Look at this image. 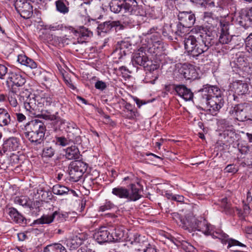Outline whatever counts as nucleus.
Listing matches in <instances>:
<instances>
[{"mask_svg": "<svg viewBox=\"0 0 252 252\" xmlns=\"http://www.w3.org/2000/svg\"><path fill=\"white\" fill-rule=\"evenodd\" d=\"M190 1L196 5H198L202 7L205 6L207 3V0H190Z\"/></svg>", "mask_w": 252, "mask_h": 252, "instance_id": "nucleus-56", "label": "nucleus"}, {"mask_svg": "<svg viewBox=\"0 0 252 252\" xmlns=\"http://www.w3.org/2000/svg\"><path fill=\"white\" fill-rule=\"evenodd\" d=\"M162 33L167 39L171 41L177 40L174 24H165L162 28Z\"/></svg>", "mask_w": 252, "mask_h": 252, "instance_id": "nucleus-19", "label": "nucleus"}, {"mask_svg": "<svg viewBox=\"0 0 252 252\" xmlns=\"http://www.w3.org/2000/svg\"><path fill=\"white\" fill-rule=\"evenodd\" d=\"M25 83V77L21 73L14 72L8 73V77L6 81V84L9 90L11 89L12 88H16L15 87H22Z\"/></svg>", "mask_w": 252, "mask_h": 252, "instance_id": "nucleus-10", "label": "nucleus"}, {"mask_svg": "<svg viewBox=\"0 0 252 252\" xmlns=\"http://www.w3.org/2000/svg\"><path fill=\"white\" fill-rule=\"evenodd\" d=\"M148 61L146 53L143 48H140L134 53L132 62L133 65H139L144 66Z\"/></svg>", "mask_w": 252, "mask_h": 252, "instance_id": "nucleus-16", "label": "nucleus"}, {"mask_svg": "<svg viewBox=\"0 0 252 252\" xmlns=\"http://www.w3.org/2000/svg\"><path fill=\"white\" fill-rule=\"evenodd\" d=\"M12 121L10 114L7 111L0 108V126H8Z\"/></svg>", "mask_w": 252, "mask_h": 252, "instance_id": "nucleus-31", "label": "nucleus"}, {"mask_svg": "<svg viewBox=\"0 0 252 252\" xmlns=\"http://www.w3.org/2000/svg\"><path fill=\"white\" fill-rule=\"evenodd\" d=\"M162 45L160 41H157L150 47V50L153 52L156 55H158L162 51Z\"/></svg>", "mask_w": 252, "mask_h": 252, "instance_id": "nucleus-41", "label": "nucleus"}, {"mask_svg": "<svg viewBox=\"0 0 252 252\" xmlns=\"http://www.w3.org/2000/svg\"><path fill=\"white\" fill-rule=\"evenodd\" d=\"M187 228L192 231H199L205 235H211L214 238H218L221 240L223 244H228L227 248H230L233 246H239L245 247L246 246L237 240L233 239H229L228 235L221 230H215L213 226L208 224L207 221L197 220L193 219L191 222L188 224L185 223Z\"/></svg>", "mask_w": 252, "mask_h": 252, "instance_id": "nucleus-3", "label": "nucleus"}, {"mask_svg": "<svg viewBox=\"0 0 252 252\" xmlns=\"http://www.w3.org/2000/svg\"><path fill=\"white\" fill-rule=\"evenodd\" d=\"M232 88L238 95H243L247 93L249 90L248 84L244 81L237 80L232 84Z\"/></svg>", "mask_w": 252, "mask_h": 252, "instance_id": "nucleus-17", "label": "nucleus"}, {"mask_svg": "<svg viewBox=\"0 0 252 252\" xmlns=\"http://www.w3.org/2000/svg\"><path fill=\"white\" fill-rule=\"evenodd\" d=\"M228 26L223 25L221 28L220 34L219 37V42L222 44H228L232 39V36L227 32Z\"/></svg>", "mask_w": 252, "mask_h": 252, "instance_id": "nucleus-27", "label": "nucleus"}, {"mask_svg": "<svg viewBox=\"0 0 252 252\" xmlns=\"http://www.w3.org/2000/svg\"><path fill=\"white\" fill-rule=\"evenodd\" d=\"M15 115L19 122H22L26 119L25 116L22 113H16Z\"/></svg>", "mask_w": 252, "mask_h": 252, "instance_id": "nucleus-60", "label": "nucleus"}, {"mask_svg": "<svg viewBox=\"0 0 252 252\" xmlns=\"http://www.w3.org/2000/svg\"><path fill=\"white\" fill-rule=\"evenodd\" d=\"M41 116H42V118L45 120H54L56 119L55 116L54 115L42 114Z\"/></svg>", "mask_w": 252, "mask_h": 252, "instance_id": "nucleus-61", "label": "nucleus"}, {"mask_svg": "<svg viewBox=\"0 0 252 252\" xmlns=\"http://www.w3.org/2000/svg\"><path fill=\"white\" fill-rule=\"evenodd\" d=\"M41 204L40 201L36 200L35 201H32L30 200L28 207L30 209L32 213H35L36 214L40 211Z\"/></svg>", "mask_w": 252, "mask_h": 252, "instance_id": "nucleus-38", "label": "nucleus"}, {"mask_svg": "<svg viewBox=\"0 0 252 252\" xmlns=\"http://www.w3.org/2000/svg\"><path fill=\"white\" fill-rule=\"evenodd\" d=\"M217 204L223 209V211H224L226 214L231 215L233 213L234 210L231 207V204L230 201H228V199L226 197L220 199L218 201Z\"/></svg>", "mask_w": 252, "mask_h": 252, "instance_id": "nucleus-26", "label": "nucleus"}, {"mask_svg": "<svg viewBox=\"0 0 252 252\" xmlns=\"http://www.w3.org/2000/svg\"><path fill=\"white\" fill-rule=\"evenodd\" d=\"M73 32L78 37V42L82 43L87 40L88 37L93 36V32L84 27H81Z\"/></svg>", "mask_w": 252, "mask_h": 252, "instance_id": "nucleus-21", "label": "nucleus"}, {"mask_svg": "<svg viewBox=\"0 0 252 252\" xmlns=\"http://www.w3.org/2000/svg\"><path fill=\"white\" fill-rule=\"evenodd\" d=\"M178 72L181 76L186 80H194L197 77V71L191 64H183L179 69Z\"/></svg>", "mask_w": 252, "mask_h": 252, "instance_id": "nucleus-11", "label": "nucleus"}, {"mask_svg": "<svg viewBox=\"0 0 252 252\" xmlns=\"http://www.w3.org/2000/svg\"><path fill=\"white\" fill-rule=\"evenodd\" d=\"M227 172L236 173L238 171V168L233 164L228 165L225 168Z\"/></svg>", "mask_w": 252, "mask_h": 252, "instance_id": "nucleus-54", "label": "nucleus"}, {"mask_svg": "<svg viewBox=\"0 0 252 252\" xmlns=\"http://www.w3.org/2000/svg\"><path fill=\"white\" fill-rule=\"evenodd\" d=\"M159 65L156 63H153L152 61H148L146 64L143 66L145 70L148 71L146 73L147 78H152L153 81H151L152 83H154L156 80L159 76L158 74V68Z\"/></svg>", "mask_w": 252, "mask_h": 252, "instance_id": "nucleus-13", "label": "nucleus"}, {"mask_svg": "<svg viewBox=\"0 0 252 252\" xmlns=\"http://www.w3.org/2000/svg\"><path fill=\"white\" fill-rule=\"evenodd\" d=\"M236 211L237 212V214L238 216L242 218V219H244L247 216L246 215H245L244 214L243 210H242L239 208H236Z\"/></svg>", "mask_w": 252, "mask_h": 252, "instance_id": "nucleus-64", "label": "nucleus"}, {"mask_svg": "<svg viewBox=\"0 0 252 252\" xmlns=\"http://www.w3.org/2000/svg\"><path fill=\"white\" fill-rule=\"evenodd\" d=\"M125 109L124 110L125 113L124 117L126 118L133 120L136 117L138 116V113L136 109L133 108L132 106L129 103H126L125 106Z\"/></svg>", "mask_w": 252, "mask_h": 252, "instance_id": "nucleus-28", "label": "nucleus"}, {"mask_svg": "<svg viewBox=\"0 0 252 252\" xmlns=\"http://www.w3.org/2000/svg\"><path fill=\"white\" fill-rule=\"evenodd\" d=\"M178 17L180 23L188 28H191L195 22V15L191 11L180 12Z\"/></svg>", "mask_w": 252, "mask_h": 252, "instance_id": "nucleus-12", "label": "nucleus"}, {"mask_svg": "<svg viewBox=\"0 0 252 252\" xmlns=\"http://www.w3.org/2000/svg\"><path fill=\"white\" fill-rule=\"evenodd\" d=\"M88 165L81 160L72 161L68 166L70 181L73 182L78 181L86 171Z\"/></svg>", "mask_w": 252, "mask_h": 252, "instance_id": "nucleus-7", "label": "nucleus"}, {"mask_svg": "<svg viewBox=\"0 0 252 252\" xmlns=\"http://www.w3.org/2000/svg\"><path fill=\"white\" fill-rule=\"evenodd\" d=\"M30 200L27 196H22L20 197H16L14 202L23 207H28Z\"/></svg>", "mask_w": 252, "mask_h": 252, "instance_id": "nucleus-40", "label": "nucleus"}, {"mask_svg": "<svg viewBox=\"0 0 252 252\" xmlns=\"http://www.w3.org/2000/svg\"><path fill=\"white\" fill-rule=\"evenodd\" d=\"M69 190L68 188L60 184L54 185L52 188V192L56 195H63L66 194Z\"/></svg>", "mask_w": 252, "mask_h": 252, "instance_id": "nucleus-36", "label": "nucleus"}, {"mask_svg": "<svg viewBox=\"0 0 252 252\" xmlns=\"http://www.w3.org/2000/svg\"><path fill=\"white\" fill-rule=\"evenodd\" d=\"M114 207V204L112 202L109 200H106L105 204L99 207V210L102 212H104Z\"/></svg>", "mask_w": 252, "mask_h": 252, "instance_id": "nucleus-46", "label": "nucleus"}, {"mask_svg": "<svg viewBox=\"0 0 252 252\" xmlns=\"http://www.w3.org/2000/svg\"><path fill=\"white\" fill-rule=\"evenodd\" d=\"M80 129L78 128H75L71 132L67 134V138L70 141H72L77 144H80L81 142V138L79 134Z\"/></svg>", "mask_w": 252, "mask_h": 252, "instance_id": "nucleus-34", "label": "nucleus"}, {"mask_svg": "<svg viewBox=\"0 0 252 252\" xmlns=\"http://www.w3.org/2000/svg\"><path fill=\"white\" fill-rule=\"evenodd\" d=\"M30 95V93L28 89H22L18 93L16 88H12L9 90L7 98L11 106L16 107L28 100Z\"/></svg>", "mask_w": 252, "mask_h": 252, "instance_id": "nucleus-8", "label": "nucleus"}, {"mask_svg": "<svg viewBox=\"0 0 252 252\" xmlns=\"http://www.w3.org/2000/svg\"><path fill=\"white\" fill-rule=\"evenodd\" d=\"M245 44L247 51L252 54V33L246 39Z\"/></svg>", "mask_w": 252, "mask_h": 252, "instance_id": "nucleus-45", "label": "nucleus"}, {"mask_svg": "<svg viewBox=\"0 0 252 252\" xmlns=\"http://www.w3.org/2000/svg\"><path fill=\"white\" fill-rule=\"evenodd\" d=\"M112 193L119 198L126 199L127 201H136L142 196L140 189L134 184H130L129 189L121 186L115 187L112 189Z\"/></svg>", "mask_w": 252, "mask_h": 252, "instance_id": "nucleus-6", "label": "nucleus"}, {"mask_svg": "<svg viewBox=\"0 0 252 252\" xmlns=\"http://www.w3.org/2000/svg\"><path fill=\"white\" fill-rule=\"evenodd\" d=\"M57 214V211H55L50 215H43L40 219L36 220L35 223L37 224H50L56 218V215Z\"/></svg>", "mask_w": 252, "mask_h": 252, "instance_id": "nucleus-33", "label": "nucleus"}, {"mask_svg": "<svg viewBox=\"0 0 252 252\" xmlns=\"http://www.w3.org/2000/svg\"><path fill=\"white\" fill-rule=\"evenodd\" d=\"M8 214L11 220L15 222L20 224H27L26 219L16 209L13 207L9 208Z\"/></svg>", "mask_w": 252, "mask_h": 252, "instance_id": "nucleus-20", "label": "nucleus"}, {"mask_svg": "<svg viewBox=\"0 0 252 252\" xmlns=\"http://www.w3.org/2000/svg\"><path fill=\"white\" fill-rule=\"evenodd\" d=\"M44 96L41 98V101L44 105L46 106H50L54 101V98L52 95L50 94H45Z\"/></svg>", "mask_w": 252, "mask_h": 252, "instance_id": "nucleus-42", "label": "nucleus"}, {"mask_svg": "<svg viewBox=\"0 0 252 252\" xmlns=\"http://www.w3.org/2000/svg\"><path fill=\"white\" fill-rule=\"evenodd\" d=\"M56 10L63 14L69 12V2L66 0H57L55 1Z\"/></svg>", "mask_w": 252, "mask_h": 252, "instance_id": "nucleus-30", "label": "nucleus"}, {"mask_svg": "<svg viewBox=\"0 0 252 252\" xmlns=\"http://www.w3.org/2000/svg\"><path fill=\"white\" fill-rule=\"evenodd\" d=\"M198 93L203 102L207 104L210 111L217 112L223 106L224 100L222 92L217 86L208 84L204 85Z\"/></svg>", "mask_w": 252, "mask_h": 252, "instance_id": "nucleus-4", "label": "nucleus"}, {"mask_svg": "<svg viewBox=\"0 0 252 252\" xmlns=\"http://www.w3.org/2000/svg\"><path fill=\"white\" fill-rule=\"evenodd\" d=\"M183 248L185 252H195L194 247L189 244H188L187 246L184 245Z\"/></svg>", "mask_w": 252, "mask_h": 252, "instance_id": "nucleus-57", "label": "nucleus"}, {"mask_svg": "<svg viewBox=\"0 0 252 252\" xmlns=\"http://www.w3.org/2000/svg\"><path fill=\"white\" fill-rule=\"evenodd\" d=\"M245 17L250 22H252V7L247 11Z\"/></svg>", "mask_w": 252, "mask_h": 252, "instance_id": "nucleus-62", "label": "nucleus"}, {"mask_svg": "<svg viewBox=\"0 0 252 252\" xmlns=\"http://www.w3.org/2000/svg\"><path fill=\"white\" fill-rule=\"evenodd\" d=\"M95 87L96 89L100 90H104L107 87L106 83L102 81H97L95 83Z\"/></svg>", "mask_w": 252, "mask_h": 252, "instance_id": "nucleus-52", "label": "nucleus"}, {"mask_svg": "<svg viewBox=\"0 0 252 252\" xmlns=\"http://www.w3.org/2000/svg\"><path fill=\"white\" fill-rule=\"evenodd\" d=\"M17 61L21 64L31 69H34L37 67V63L33 60L23 54L18 55Z\"/></svg>", "mask_w": 252, "mask_h": 252, "instance_id": "nucleus-24", "label": "nucleus"}, {"mask_svg": "<svg viewBox=\"0 0 252 252\" xmlns=\"http://www.w3.org/2000/svg\"><path fill=\"white\" fill-rule=\"evenodd\" d=\"M177 202H183L184 200V197L183 195H174L173 200Z\"/></svg>", "mask_w": 252, "mask_h": 252, "instance_id": "nucleus-59", "label": "nucleus"}, {"mask_svg": "<svg viewBox=\"0 0 252 252\" xmlns=\"http://www.w3.org/2000/svg\"><path fill=\"white\" fill-rule=\"evenodd\" d=\"M111 242H116L122 240L124 237V232L120 228H117L113 230L110 233Z\"/></svg>", "mask_w": 252, "mask_h": 252, "instance_id": "nucleus-35", "label": "nucleus"}, {"mask_svg": "<svg viewBox=\"0 0 252 252\" xmlns=\"http://www.w3.org/2000/svg\"><path fill=\"white\" fill-rule=\"evenodd\" d=\"M110 9L115 13L123 11V23L130 27L140 25L145 20L146 12L135 0H115Z\"/></svg>", "mask_w": 252, "mask_h": 252, "instance_id": "nucleus-2", "label": "nucleus"}, {"mask_svg": "<svg viewBox=\"0 0 252 252\" xmlns=\"http://www.w3.org/2000/svg\"><path fill=\"white\" fill-rule=\"evenodd\" d=\"M16 9L21 12V16L25 19H28L32 15V6L28 1L23 4H22V5H20Z\"/></svg>", "mask_w": 252, "mask_h": 252, "instance_id": "nucleus-22", "label": "nucleus"}, {"mask_svg": "<svg viewBox=\"0 0 252 252\" xmlns=\"http://www.w3.org/2000/svg\"><path fill=\"white\" fill-rule=\"evenodd\" d=\"M19 146V141L17 138L11 137L7 140L3 144L5 151H16Z\"/></svg>", "mask_w": 252, "mask_h": 252, "instance_id": "nucleus-25", "label": "nucleus"}, {"mask_svg": "<svg viewBox=\"0 0 252 252\" xmlns=\"http://www.w3.org/2000/svg\"><path fill=\"white\" fill-rule=\"evenodd\" d=\"M43 252H67L66 249L61 244H53L44 248Z\"/></svg>", "mask_w": 252, "mask_h": 252, "instance_id": "nucleus-32", "label": "nucleus"}, {"mask_svg": "<svg viewBox=\"0 0 252 252\" xmlns=\"http://www.w3.org/2000/svg\"><path fill=\"white\" fill-rule=\"evenodd\" d=\"M243 211L244 215H246L247 216L250 213V207L248 204L246 203H245L243 205Z\"/></svg>", "mask_w": 252, "mask_h": 252, "instance_id": "nucleus-58", "label": "nucleus"}, {"mask_svg": "<svg viewBox=\"0 0 252 252\" xmlns=\"http://www.w3.org/2000/svg\"><path fill=\"white\" fill-rule=\"evenodd\" d=\"M69 141H70L69 139L65 138L64 137L62 136L56 137V143L62 146H65L68 145Z\"/></svg>", "mask_w": 252, "mask_h": 252, "instance_id": "nucleus-49", "label": "nucleus"}, {"mask_svg": "<svg viewBox=\"0 0 252 252\" xmlns=\"http://www.w3.org/2000/svg\"><path fill=\"white\" fill-rule=\"evenodd\" d=\"M68 215L67 214H61L59 212H57V214L56 215V220L59 222H63L65 221L67 218Z\"/></svg>", "mask_w": 252, "mask_h": 252, "instance_id": "nucleus-53", "label": "nucleus"}, {"mask_svg": "<svg viewBox=\"0 0 252 252\" xmlns=\"http://www.w3.org/2000/svg\"><path fill=\"white\" fill-rule=\"evenodd\" d=\"M63 25L58 22L53 23L50 24H46L44 26V30H49L50 31L63 30Z\"/></svg>", "mask_w": 252, "mask_h": 252, "instance_id": "nucleus-37", "label": "nucleus"}, {"mask_svg": "<svg viewBox=\"0 0 252 252\" xmlns=\"http://www.w3.org/2000/svg\"><path fill=\"white\" fill-rule=\"evenodd\" d=\"M187 28H189L184 26V25L181 24L180 22H179L178 24L176 25H175V32L177 39L178 37H182L185 34V32H187Z\"/></svg>", "mask_w": 252, "mask_h": 252, "instance_id": "nucleus-39", "label": "nucleus"}, {"mask_svg": "<svg viewBox=\"0 0 252 252\" xmlns=\"http://www.w3.org/2000/svg\"><path fill=\"white\" fill-rule=\"evenodd\" d=\"M218 124L219 126L223 129L227 128L231 126V123L229 121L225 119L220 120L218 122Z\"/></svg>", "mask_w": 252, "mask_h": 252, "instance_id": "nucleus-47", "label": "nucleus"}, {"mask_svg": "<svg viewBox=\"0 0 252 252\" xmlns=\"http://www.w3.org/2000/svg\"><path fill=\"white\" fill-rule=\"evenodd\" d=\"M43 144V149L42 152V157L45 158H51L54 156L55 154V149L54 145L49 143L46 140L42 143Z\"/></svg>", "mask_w": 252, "mask_h": 252, "instance_id": "nucleus-23", "label": "nucleus"}, {"mask_svg": "<svg viewBox=\"0 0 252 252\" xmlns=\"http://www.w3.org/2000/svg\"><path fill=\"white\" fill-rule=\"evenodd\" d=\"M120 48L122 50L124 48H128L130 46H131V43H130L128 40H124L118 42Z\"/></svg>", "mask_w": 252, "mask_h": 252, "instance_id": "nucleus-51", "label": "nucleus"}, {"mask_svg": "<svg viewBox=\"0 0 252 252\" xmlns=\"http://www.w3.org/2000/svg\"><path fill=\"white\" fill-rule=\"evenodd\" d=\"M63 125L67 134L71 132V131H73L75 128H78L76 124L73 122H63Z\"/></svg>", "mask_w": 252, "mask_h": 252, "instance_id": "nucleus-44", "label": "nucleus"}, {"mask_svg": "<svg viewBox=\"0 0 252 252\" xmlns=\"http://www.w3.org/2000/svg\"><path fill=\"white\" fill-rule=\"evenodd\" d=\"M23 103L24 104V107L27 111H29L30 112H32L34 110V106L33 105H31V103L28 102V100L25 102H23Z\"/></svg>", "mask_w": 252, "mask_h": 252, "instance_id": "nucleus-55", "label": "nucleus"}, {"mask_svg": "<svg viewBox=\"0 0 252 252\" xmlns=\"http://www.w3.org/2000/svg\"><path fill=\"white\" fill-rule=\"evenodd\" d=\"M119 26H120L119 29L123 27L122 25H120L119 21H107L100 24L98 25L97 27L98 34L100 35L101 32L106 33L111 30L113 27H118Z\"/></svg>", "mask_w": 252, "mask_h": 252, "instance_id": "nucleus-18", "label": "nucleus"}, {"mask_svg": "<svg viewBox=\"0 0 252 252\" xmlns=\"http://www.w3.org/2000/svg\"><path fill=\"white\" fill-rule=\"evenodd\" d=\"M28 131L25 133V136L34 146L40 145L44 142V137L46 126L43 123L38 120L30 122L27 126Z\"/></svg>", "mask_w": 252, "mask_h": 252, "instance_id": "nucleus-5", "label": "nucleus"}, {"mask_svg": "<svg viewBox=\"0 0 252 252\" xmlns=\"http://www.w3.org/2000/svg\"><path fill=\"white\" fill-rule=\"evenodd\" d=\"M196 35H188L184 39V46L189 54L193 57L206 52L217 41L215 31L209 30L201 26L193 29Z\"/></svg>", "mask_w": 252, "mask_h": 252, "instance_id": "nucleus-1", "label": "nucleus"}, {"mask_svg": "<svg viewBox=\"0 0 252 252\" xmlns=\"http://www.w3.org/2000/svg\"><path fill=\"white\" fill-rule=\"evenodd\" d=\"M173 89L177 94L186 100H191L193 96V94L190 89H188L184 85H173Z\"/></svg>", "mask_w": 252, "mask_h": 252, "instance_id": "nucleus-15", "label": "nucleus"}, {"mask_svg": "<svg viewBox=\"0 0 252 252\" xmlns=\"http://www.w3.org/2000/svg\"><path fill=\"white\" fill-rule=\"evenodd\" d=\"M131 239V243L132 244H139L141 245L144 242L145 237H142L140 235L136 233L133 235Z\"/></svg>", "mask_w": 252, "mask_h": 252, "instance_id": "nucleus-43", "label": "nucleus"}, {"mask_svg": "<svg viewBox=\"0 0 252 252\" xmlns=\"http://www.w3.org/2000/svg\"><path fill=\"white\" fill-rule=\"evenodd\" d=\"M249 103H241L235 105L234 107L231 108L229 113L235 119L240 122H244L248 120Z\"/></svg>", "mask_w": 252, "mask_h": 252, "instance_id": "nucleus-9", "label": "nucleus"}, {"mask_svg": "<svg viewBox=\"0 0 252 252\" xmlns=\"http://www.w3.org/2000/svg\"><path fill=\"white\" fill-rule=\"evenodd\" d=\"M7 72V67L4 65L0 63V79H4L5 76Z\"/></svg>", "mask_w": 252, "mask_h": 252, "instance_id": "nucleus-50", "label": "nucleus"}, {"mask_svg": "<svg viewBox=\"0 0 252 252\" xmlns=\"http://www.w3.org/2000/svg\"><path fill=\"white\" fill-rule=\"evenodd\" d=\"M247 202L249 203L252 201V188L247 192Z\"/></svg>", "mask_w": 252, "mask_h": 252, "instance_id": "nucleus-63", "label": "nucleus"}, {"mask_svg": "<svg viewBox=\"0 0 252 252\" xmlns=\"http://www.w3.org/2000/svg\"><path fill=\"white\" fill-rule=\"evenodd\" d=\"M57 40L58 41L59 46H64L70 43V40L66 37H57Z\"/></svg>", "mask_w": 252, "mask_h": 252, "instance_id": "nucleus-48", "label": "nucleus"}, {"mask_svg": "<svg viewBox=\"0 0 252 252\" xmlns=\"http://www.w3.org/2000/svg\"><path fill=\"white\" fill-rule=\"evenodd\" d=\"M94 238L99 244L111 242L110 232L105 227L100 228L94 234Z\"/></svg>", "mask_w": 252, "mask_h": 252, "instance_id": "nucleus-14", "label": "nucleus"}, {"mask_svg": "<svg viewBox=\"0 0 252 252\" xmlns=\"http://www.w3.org/2000/svg\"><path fill=\"white\" fill-rule=\"evenodd\" d=\"M65 156L66 158L71 160L79 158L80 154L78 148L74 146L68 147L65 150Z\"/></svg>", "mask_w": 252, "mask_h": 252, "instance_id": "nucleus-29", "label": "nucleus"}]
</instances>
